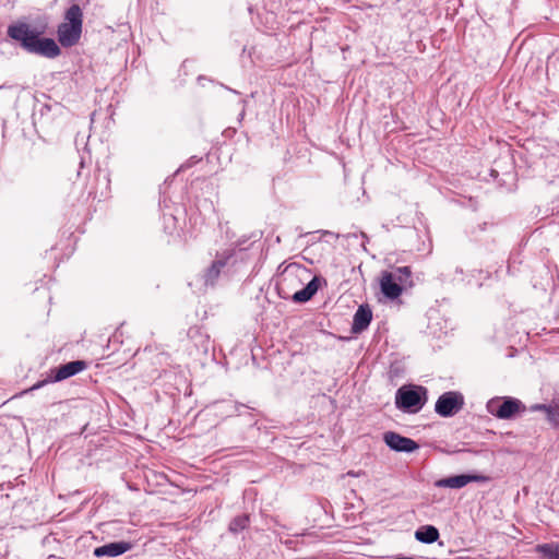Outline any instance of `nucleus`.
<instances>
[{
	"label": "nucleus",
	"instance_id": "nucleus-17",
	"mask_svg": "<svg viewBox=\"0 0 559 559\" xmlns=\"http://www.w3.org/2000/svg\"><path fill=\"white\" fill-rule=\"evenodd\" d=\"M248 523H249V516L247 514L238 515V516L234 518L231 520V522L229 523V531L231 533L237 534V533L243 531L248 526Z\"/></svg>",
	"mask_w": 559,
	"mask_h": 559
},
{
	"label": "nucleus",
	"instance_id": "nucleus-16",
	"mask_svg": "<svg viewBox=\"0 0 559 559\" xmlns=\"http://www.w3.org/2000/svg\"><path fill=\"white\" fill-rule=\"evenodd\" d=\"M543 559H559V543H545L536 546Z\"/></svg>",
	"mask_w": 559,
	"mask_h": 559
},
{
	"label": "nucleus",
	"instance_id": "nucleus-12",
	"mask_svg": "<svg viewBox=\"0 0 559 559\" xmlns=\"http://www.w3.org/2000/svg\"><path fill=\"white\" fill-rule=\"evenodd\" d=\"M371 320L372 311L370 307L368 305H360L353 318L352 332L354 334L364 332L369 326Z\"/></svg>",
	"mask_w": 559,
	"mask_h": 559
},
{
	"label": "nucleus",
	"instance_id": "nucleus-20",
	"mask_svg": "<svg viewBox=\"0 0 559 559\" xmlns=\"http://www.w3.org/2000/svg\"><path fill=\"white\" fill-rule=\"evenodd\" d=\"M543 406H547V404H536V405L532 406V409L543 412Z\"/></svg>",
	"mask_w": 559,
	"mask_h": 559
},
{
	"label": "nucleus",
	"instance_id": "nucleus-9",
	"mask_svg": "<svg viewBox=\"0 0 559 559\" xmlns=\"http://www.w3.org/2000/svg\"><path fill=\"white\" fill-rule=\"evenodd\" d=\"M235 249H227L221 253L216 254L215 260L212 262V264L206 269L203 277H204V284L206 286H213L217 278L219 277L222 269H224L228 261L234 257Z\"/></svg>",
	"mask_w": 559,
	"mask_h": 559
},
{
	"label": "nucleus",
	"instance_id": "nucleus-19",
	"mask_svg": "<svg viewBox=\"0 0 559 559\" xmlns=\"http://www.w3.org/2000/svg\"><path fill=\"white\" fill-rule=\"evenodd\" d=\"M245 407L250 408V409H253L252 407L247 406V405L241 404V403H235V404H234V408H235V412H236L237 414H240V408H245Z\"/></svg>",
	"mask_w": 559,
	"mask_h": 559
},
{
	"label": "nucleus",
	"instance_id": "nucleus-5",
	"mask_svg": "<svg viewBox=\"0 0 559 559\" xmlns=\"http://www.w3.org/2000/svg\"><path fill=\"white\" fill-rule=\"evenodd\" d=\"M486 407L489 414L499 419H512L526 411V406L512 396L492 397L487 402Z\"/></svg>",
	"mask_w": 559,
	"mask_h": 559
},
{
	"label": "nucleus",
	"instance_id": "nucleus-1",
	"mask_svg": "<svg viewBox=\"0 0 559 559\" xmlns=\"http://www.w3.org/2000/svg\"><path fill=\"white\" fill-rule=\"evenodd\" d=\"M47 29L48 21L46 17L39 20L34 26L19 21L8 26L7 35L26 52L55 59L61 55V48L55 39L43 37Z\"/></svg>",
	"mask_w": 559,
	"mask_h": 559
},
{
	"label": "nucleus",
	"instance_id": "nucleus-18",
	"mask_svg": "<svg viewBox=\"0 0 559 559\" xmlns=\"http://www.w3.org/2000/svg\"><path fill=\"white\" fill-rule=\"evenodd\" d=\"M547 420L554 427L559 425V408L556 405L543 406Z\"/></svg>",
	"mask_w": 559,
	"mask_h": 559
},
{
	"label": "nucleus",
	"instance_id": "nucleus-14",
	"mask_svg": "<svg viewBox=\"0 0 559 559\" xmlns=\"http://www.w3.org/2000/svg\"><path fill=\"white\" fill-rule=\"evenodd\" d=\"M440 534L433 525H423L415 532V538L424 544H432L438 540Z\"/></svg>",
	"mask_w": 559,
	"mask_h": 559
},
{
	"label": "nucleus",
	"instance_id": "nucleus-10",
	"mask_svg": "<svg viewBox=\"0 0 559 559\" xmlns=\"http://www.w3.org/2000/svg\"><path fill=\"white\" fill-rule=\"evenodd\" d=\"M383 440L391 450L396 452L412 453L419 448L418 443L413 439L394 431L385 432Z\"/></svg>",
	"mask_w": 559,
	"mask_h": 559
},
{
	"label": "nucleus",
	"instance_id": "nucleus-21",
	"mask_svg": "<svg viewBox=\"0 0 559 559\" xmlns=\"http://www.w3.org/2000/svg\"><path fill=\"white\" fill-rule=\"evenodd\" d=\"M0 500H5L7 502H9V495L0 493Z\"/></svg>",
	"mask_w": 559,
	"mask_h": 559
},
{
	"label": "nucleus",
	"instance_id": "nucleus-15",
	"mask_svg": "<svg viewBox=\"0 0 559 559\" xmlns=\"http://www.w3.org/2000/svg\"><path fill=\"white\" fill-rule=\"evenodd\" d=\"M389 274L393 277V281L401 283L403 287L412 286V270L409 266L395 267L390 271Z\"/></svg>",
	"mask_w": 559,
	"mask_h": 559
},
{
	"label": "nucleus",
	"instance_id": "nucleus-2",
	"mask_svg": "<svg viewBox=\"0 0 559 559\" xmlns=\"http://www.w3.org/2000/svg\"><path fill=\"white\" fill-rule=\"evenodd\" d=\"M309 276V269L296 262L289 263L278 276L276 284L278 295L284 299H292L296 304L309 301L319 289L320 277L313 276L304 288L297 289Z\"/></svg>",
	"mask_w": 559,
	"mask_h": 559
},
{
	"label": "nucleus",
	"instance_id": "nucleus-8",
	"mask_svg": "<svg viewBox=\"0 0 559 559\" xmlns=\"http://www.w3.org/2000/svg\"><path fill=\"white\" fill-rule=\"evenodd\" d=\"M490 478L480 474H460L438 479L435 486L438 488L460 489L469 483H487Z\"/></svg>",
	"mask_w": 559,
	"mask_h": 559
},
{
	"label": "nucleus",
	"instance_id": "nucleus-11",
	"mask_svg": "<svg viewBox=\"0 0 559 559\" xmlns=\"http://www.w3.org/2000/svg\"><path fill=\"white\" fill-rule=\"evenodd\" d=\"M380 289L386 298L394 300L402 295L404 287L401 285V283L393 281V277L391 274H389V271H384L382 272L380 278Z\"/></svg>",
	"mask_w": 559,
	"mask_h": 559
},
{
	"label": "nucleus",
	"instance_id": "nucleus-4",
	"mask_svg": "<svg viewBox=\"0 0 559 559\" xmlns=\"http://www.w3.org/2000/svg\"><path fill=\"white\" fill-rule=\"evenodd\" d=\"M428 401V390L416 384H405L395 393V406L403 413L416 414Z\"/></svg>",
	"mask_w": 559,
	"mask_h": 559
},
{
	"label": "nucleus",
	"instance_id": "nucleus-6",
	"mask_svg": "<svg viewBox=\"0 0 559 559\" xmlns=\"http://www.w3.org/2000/svg\"><path fill=\"white\" fill-rule=\"evenodd\" d=\"M86 368H87V364L84 360H72L64 365H60L59 367L51 369L46 379L37 381L28 390H25L23 392V394L38 390L48 383L66 380L70 377H73V376L80 373L81 371L85 370Z\"/></svg>",
	"mask_w": 559,
	"mask_h": 559
},
{
	"label": "nucleus",
	"instance_id": "nucleus-3",
	"mask_svg": "<svg viewBox=\"0 0 559 559\" xmlns=\"http://www.w3.org/2000/svg\"><path fill=\"white\" fill-rule=\"evenodd\" d=\"M83 29V11L78 3L70 5L64 12V22L57 27L60 45L70 48L79 44Z\"/></svg>",
	"mask_w": 559,
	"mask_h": 559
},
{
	"label": "nucleus",
	"instance_id": "nucleus-7",
	"mask_svg": "<svg viewBox=\"0 0 559 559\" xmlns=\"http://www.w3.org/2000/svg\"><path fill=\"white\" fill-rule=\"evenodd\" d=\"M464 406V396L457 391H448L441 394L435 405V412L441 417H452Z\"/></svg>",
	"mask_w": 559,
	"mask_h": 559
},
{
	"label": "nucleus",
	"instance_id": "nucleus-13",
	"mask_svg": "<svg viewBox=\"0 0 559 559\" xmlns=\"http://www.w3.org/2000/svg\"><path fill=\"white\" fill-rule=\"evenodd\" d=\"M132 548V544L129 542H114L109 544H105L103 546L96 547L94 549V556L97 558L108 556V557H117Z\"/></svg>",
	"mask_w": 559,
	"mask_h": 559
}]
</instances>
